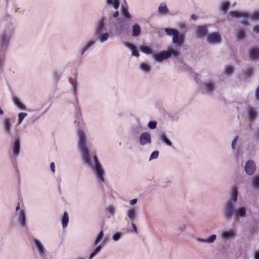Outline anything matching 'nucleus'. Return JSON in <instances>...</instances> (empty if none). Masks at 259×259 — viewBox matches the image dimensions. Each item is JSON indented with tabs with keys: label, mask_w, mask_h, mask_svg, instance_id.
<instances>
[{
	"label": "nucleus",
	"mask_w": 259,
	"mask_h": 259,
	"mask_svg": "<svg viewBox=\"0 0 259 259\" xmlns=\"http://www.w3.org/2000/svg\"><path fill=\"white\" fill-rule=\"evenodd\" d=\"M208 32L207 26L205 25L198 26L195 29V35L197 38H203L207 36Z\"/></svg>",
	"instance_id": "nucleus-7"
},
{
	"label": "nucleus",
	"mask_w": 259,
	"mask_h": 259,
	"mask_svg": "<svg viewBox=\"0 0 259 259\" xmlns=\"http://www.w3.org/2000/svg\"><path fill=\"white\" fill-rule=\"evenodd\" d=\"M253 68L252 67H249L246 69L245 72V75L247 77H250L252 74H253Z\"/></svg>",
	"instance_id": "nucleus-45"
},
{
	"label": "nucleus",
	"mask_w": 259,
	"mask_h": 259,
	"mask_svg": "<svg viewBox=\"0 0 259 259\" xmlns=\"http://www.w3.org/2000/svg\"><path fill=\"white\" fill-rule=\"evenodd\" d=\"M106 211L110 213L111 215L114 213V207L112 206H110L106 209Z\"/></svg>",
	"instance_id": "nucleus-50"
},
{
	"label": "nucleus",
	"mask_w": 259,
	"mask_h": 259,
	"mask_svg": "<svg viewBox=\"0 0 259 259\" xmlns=\"http://www.w3.org/2000/svg\"><path fill=\"white\" fill-rule=\"evenodd\" d=\"M70 82L71 83L72 86V89L75 96L76 95V89H77V82L76 80H74L72 78L69 79Z\"/></svg>",
	"instance_id": "nucleus-42"
},
{
	"label": "nucleus",
	"mask_w": 259,
	"mask_h": 259,
	"mask_svg": "<svg viewBox=\"0 0 259 259\" xmlns=\"http://www.w3.org/2000/svg\"><path fill=\"white\" fill-rule=\"evenodd\" d=\"M186 228V226L185 224L180 225L178 227V230L179 231L180 233L183 232Z\"/></svg>",
	"instance_id": "nucleus-49"
},
{
	"label": "nucleus",
	"mask_w": 259,
	"mask_h": 259,
	"mask_svg": "<svg viewBox=\"0 0 259 259\" xmlns=\"http://www.w3.org/2000/svg\"><path fill=\"white\" fill-rule=\"evenodd\" d=\"M119 12L116 11H115V12L113 14V18H117L118 16H119Z\"/></svg>",
	"instance_id": "nucleus-59"
},
{
	"label": "nucleus",
	"mask_w": 259,
	"mask_h": 259,
	"mask_svg": "<svg viewBox=\"0 0 259 259\" xmlns=\"http://www.w3.org/2000/svg\"><path fill=\"white\" fill-rule=\"evenodd\" d=\"M168 11L166 6L163 3H161L158 8V12L161 15L167 13Z\"/></svg>",
	"instance_id": "nucleus-30"
},
{
	"label": "nucleus",
	"mask_w": 259,
	"mask_h": 259,
	"mask_svg": "<svg viewBox=\"0 0 259 259\" xmlns=\"http://www.w3.org/2000/svg\"><path fill=\"white\" fill-rule=\"evenodd\" d=\"M78 147L81 153L84 162L95 170L100 181L102 182H104L105 179L104 176L105 172L97 156L96 155H94L93 160L91 159L90 151L86 144L85 134L82 131H80L78 132Z\"/></svg>",
	"instance_id": "nucleus-1"
},
{
	"label": "nucleus",
	"mask_w": 259,
	"mask_h": 259,
	"mask_svg": "<svg viewBox=\"0 0 259 259\" xmlns=\"http://www.w3.org/2000/svg\"><path fill=\"white\" fill-rule=\"evenodd\" d=\"M18 220L23 227L26 225V213L25 210H21L19 213Z\"/></svg>",
	"instance_id": "nucleus-19"
},
{
	"label": "nucleus",
	"mask_w": 259,
	"mask_h": 259,
	"mask_svg": "<svg viewBox=\"0 0 259 259\" xmlns=\"http://www.w3.org/2000/svg\"><path fill=\"white\" fill-rule=\"evenodd\" d=\"M236 36L238 40H243L246 36L245 32L243 29H239L237 31Z\"/></svg>",
	"instance_id": "nucleus-29"
},
{
	"label": "nucleus",
	"mask_w": 259,
	"mask_h": 259,
	"mask_svg": "<svg viewBox=\"0 0 259 259\" xmlns=\"http://www.w3.org/2000/svg\"><path fill=\"white\" fill-rule=\"evenodd\" d=\"M105 18L104 17H103L102 18V19H101L100 20H99L98 22V23H97V26L96 28L95 32V34H98V33H99L101 32H103V31L105 30Z\"/></svg>",
	"instance_id": "nucleus-12"
},
{
	"label": "nucleus",
	"mask_w": 259,
	"mask_h": 259,
	"mask_svg": "<svg viewBox=\"0 0 259 259\" xmlns=\"http://www.w3.org/2000/svg\"><path fill=\"white\" fill-rule=\"evenodd\" d=\"M27 114L24 112H21L18 114V124H20L23 121L24 118L26 117Z\"/></svg>",
	"instance_id": "nucleus-43"
},
{
	"label": "nucleus",
	"mask_w": 259,
	"mask_h": 259,
	"mask_svg": "<svg viewBox=\"0 0 259 259\" xmlns=\"http://www.w3.org/2000/svg\"><path fill=\"white\" fill-rule=\"evenodd\" d=\"M191 18L193 20H195L197 19V17L195 14H192L191 16Z\"/></svg>",
	"instance_id": "nucleus-61"
},
{
	"label": "nucleus",
	"mask_w": 259,
	"mask_h": 259,
	"mask_svg": "<svg viewBox=\"0 0 259 259\" xmlns=\"http://www.w3.org/2000/svg\"><path fill=\"white\" fill-rule=\"evenodd\" d=\"M141 32V29L138 24H135L133 25L132 35L133 37H138L140 35Z\"/></svg>",
	"instance_id": "nucleus-17"
},
{
	"label": "nucleus",
	"mask_w": 259,
	"mask_h": 259,
	"mask_svg": "<svg viewBox=\"0 0 259 259\" xmlns=\"http://www.w3.org/2000/svg\"><path fill=\"white\" fill-rule=\"evenodd\" d=\"M244 169L248 175H253L256 169V165L254 162L252 160H248L245 163Z\"/></svg>",
	"instance_id": "nucleus-6"
},
{
	"label": "nucleus",
	"mask_w": 259,
	"mask_h": 259,
	"mask_svg": "<svg viewBox=\"0 0 259 259\" xmlns=\"http://www.w3.org/2000/svg\"><path fill=\"white\" fill-rule=\"evenodd\" d=\"M159 155V152L158 151H153L150 155L149 157V160H151L154 159H156Z\"/></svg>",
	"instance_id": "nucleus-46"
},
{
	"label": "nucleus",
	"mask_w": 259,
	"mask_h": 259,
	"mask_svg": "<svg viewBox=\"0 0 259 259\" xmlns=\"http://www.w3.org/2000/svg\"><path fill=\"white\" fill-rule=\"evenodd\" d=\"M249 117L251 120L254 119L256 116V112L254 108L249 107L248 109Z\"/></svg>",
	"instance_id": "nucleus-34"
},
{
	"label": "nucleus",
	"mask_w": 259,
	"mask_h": 259,
	"mask_svg": "<svg viewBox=\"0 0 259 259\" xmlns=\"http://www.w3.org/2000/svg\"><path fill=\"white\" fill-rule=\"evenodd\" d=\"M139 141L142 146L150 144L152 142L150 134L148 132L142 133L139 137Z\"/></svg>",
	"instance_id": "nucleus-5"
},
{
	"label": "nucleus",
	"mask_w": 259,
	"mask_h": 259,
	"mask_svg": "<svg viewBox=\"0 0 259 259\" xmlns=\"http://www.w3.org/2000/svg\"><path fill=\"white\" fill-rule=\"evenodd\" d=\"M229 7L230 3L228 1H225L222 3L220 6V10L223 12L224 14H226Z\"/></svg>",
	"instance_id": "nucleus-32"
},
{
	"label": "nucleus",
	"mask_w": 259,
	"mask_h": 259,
	"mask_svg": "<svg viewBox=\"0 0 259 259\" xmlns=\"http://www.w3.org/2000/svg\"><path fill=\"white\" fill-rule=\"evenodd\" d=\"M179 55V51L171 47H169L166 51L153 54V57L155 61L161 63L163 60L167 59L171 56L177 58Z\"/></svg>",
	"instance_id": "nucleus-3"
},
{
	"label": "nucleus",
	"mask_w": 259,
	"mask_h": 259,
	"mask_svg": "<svg viewBox=\"0 0 259 259\" xmlns=\"http://www.w3.org/2000/svg\"><path fill=\"white\" fill-rule=\"evenodd\" d=\"M235 235V233L232 230H229L223 232L222 233V237L223 240H226Z\"/></svg>",
	"instance_id": "nucleus-22"
},
{
	"label": "nucleus",
	"mask_w": 259,
	"mask_h": 259,
	"mask_svg": "<svg viewBox=\"0 0 259 259\" xmlns=\"http://www.w3.org/2000/svg\"><path fill=\"white\" fill-rule=\"evenodd\" d=\"M140 51L147 55L153 54V52L150 47L146 46H140L139 47Z\"/></svg>",
	"instance_id": "nucleus-31"
},
{
	"label": "nucleus",
	"mask_w": 259,
	"mask_h": 259,
	"mask_svg": "<svg viewBox=\"0 0 259 259\" xmlns=\"http://www.w3.org/2000/svg\"><path fill=\"white\" fill-rule=\"evenodd\" d=\"M50 167H51V169L53 173H54L55 171V163H54V162H52L51 163Z\"/></svg>",
	"instance_id": "nucleus-54"
},
{
	"label": "nucleus",
	"mask_w": 259,
	"mask_h": 259,
	"mask_svg": "<svg viewBox=\"0 0 259 259\" xmlns=\"http://www.w3.org/2000/svg\"><path fill=\"white\" fill-rule=\"evenodd\" d=\"M244 19H242V21H241V23L244 25V26H248L249 25V23H248V22L247 21L246 19L247 18H244Z\"/></svg>",
	"instance_id": "nucleus-52"
},
{
	"label": "nucleus",
	"mask_w": 259,
	"mask_h": 259,
	"mask_svg": "<svg viewBox=\"0 0 259 259\" xmlns=\"http://www.w3.org/2000/svg\"><path fill=\"white\" fill-rule=\"evenodd\" d=\"M127 215L128 217L130 220L132 222L134 221L136 217L137 216V213L136 210L134 208L129 209L127 211Z\"/></svg>",
	"instance_id": "nucleus-25"
},
{
	"label": "nucleus",
	"mask_w": 259,
	"mask_h": 259,
	"mask_svg": "<svg viewBox=\"0 0 259 259\" xmlns=\"http://www.w3.org/2000/svg\"><path fill=\"white\" fill-rule=\"evenodd\" d=\"M253 257L254 259H259V250H256L254 252Z\"/></svg>",
	"instance_id": "nucleus-53"
},
{
	"label": "nucleus",
	"mask_w": 259,
	"mask_h": 259,
	"mask_svg": "<svg viewBox=\"0 0 259 259\" xmlns=\"http://www.w3.org/2000/svg\"><path fill=\"white\" fill-rule=\"evenodd\" d=\"M55 76L56 79L57 80H58L59 79V78H60V76H61V74H56L55 75Z\"/></svg>",
	"instance_id": "nucleus-62"
},
{
	"label": "nucleus",
	"mask_w": 259,
	"mask_h": 259,
	"mask_svg": "<svg viewBox=\"0 0 259 259\" xmlns=\"http://www.w3.org/2000/svg\"><path fill=\"white\" fill-rule=\"evenodd\" d=\"M229 15L232 17H234L235 18H239L240 17H243L244 16L243 15H246V12H238L236 11H232L229 12Z\"/></svg>",
	"instance_id": "nucleus-26"
},
{
	"label": "nucleus",
	"mask_w": 259,
	"mask_h": 259,
	"mask_svg": "<svg viewBox=\"0 0 259 259\" xmlns=\"http://www.w3.org/2000/svg\"><path fill=\"white\" fill-rule=\"evenodd\" d=\"M108 5H111L115 9H117L119 6V0H107Z\"/></svg>",
	"instance_id": "nucleus-36"
},
{
	"label": "nucleus",
	"mask_w": 259,
	"mask_h": 259,
	"mask_svg": "<svg viewBox=\"0 0 259 259\" xmlns=\"http://www.w3.org/2000/svg\"><path fill=\"white\" fill-rule=\"evenodd\" d=\"M95 35L100 40V41L101 42H103L106 41L109 36V34L107 32L104 33H103V32H101Z\"/></svg>",
	"instance_id": "nucleus-23"
},
{
	"label": "nucleus",
	"mask_w": 259,
	"mask_h": 259,
	"mask_svg": "<svg viewBox=\"0 0 259 259\" xmlns=\"http://www.w3.org/2000/svg\"><path fill=\"white\" fill-rule=\"evenodd\" d=\"M68 221L69 218L68 213L65 211L61 219L62 225L63 228H65L67 227L68 224Z\"/></svg>",
	"instance_id": "nucleus-28"
},
{
	"label": "nucleus",
	"mask_w": 259,
	"mask_h": 259,
	"mask_svg": "<svg viewBox=\"0 0 259 259\" xmlns=\"http://www.w3.org/2000/svg\"><path fill=\"white\" fill-rule=\"evenodd\" d=\"M244 18H249L251 20L256 21L259 20V11H256L252 13L246 12V15H243Z\"/></svg>",
	"instance_id": "nucleus-15"
},
{
	"label": "nucleus",
	"mask_w": 259,
	"mask_h": 259,
	"mask_svg": "<svg viewBox=\"0 0 259 259\" xmlns=\"http://www.w3.org/2000/svg\"><path fill=\"white\" fill-rule=\"evenodd\" d=\"M238 189L236 187L232 188L230 193V197L224 204L223 215L226 220L232 219L233 216L237 218H245L246 216V208L244 206H240L235 208L234 204L237 201Z\"/></svg>",
	"instance_id": "nucleus-2"
},
{
	"label": "nucleus",
	"mask_w": 259,
	"mask_h": 259,
	"mask_svg": "<svg viewBox=\"0 0 259 259\" xmlns=\"http://www.w3.org/2000/svg\"><path fill=\"white\" fill-rule=\"evenodd\" d=\"M33 241L35 244V246L37 248L39 255L41 257H44L46 255V250L45 248L44 245L42 244L41 242L36 238L33 239Z\"/></svg>",
	"instance_id": "nucleus-10"
},
{
	"label": "nucleus",
	"mask_w": 259,
	"mask_h": 259,
	"mask_svg": "<svg viewBox=\"0 0 259 259\" xmlns=\"http://www.w3.org/2000/svg\"><path fill=\"white\" fill-rule=\"evenodd\" d=\"M250 59L252 60H256L259 59V49L252 48L249 50Z\"/></svg>",
	"instance_id": "nucleus-13"
},
{
	"label": "nucleus",
	"mask_w": 259,
	"mask_h": 259,
	"mask_svg": "<svg viewBox=\"0 0 259 259\" xmlns=\"http://www.w3.org/2000/svg\"><path fill=\"white\" fill-rule=\"evenodd\" d=\"M20 150V142L19 138L16 139L13 145V153L14 155H19Z\"/></svg>",
	"instance_id": "nucleus-16"
},
{
	"label": "nucleus",
	"mask_w": 259,
	"mask_h": 259,
	"mask_svg": "<svg viewBox=\"0 0 259 259\" xmlns=\"http://www.w3.org/2000/svg\"><path fill=\"white\" fill-rule=\"evenodd\" d=\"M233 72V68L231 66H228L226 67L225 69V73L227 75L232 74Z\"/></svg>",
	"instance_id": "nucleus-47"
},
{
	"label": "nucleus",
	"mask_w": 259,
	"mask_h": 259,
	"mask_svg": "<svg viewBox=\"0 0 259 259\" xmlns=\"http://www.w3.org/2000/svg\"><path fill=\"white\" fill-rule=\"evenodd\" d=\"M238 139V136H236V137L234 138V139L233 140V141H232V144H236V142H237V141Z\"/></svg>",
	"instance_id": "nucleus-60"
},
{
	"label": "nucleus",
	"mask_w": 259,
	"mask_h": 259,
	"mask_svg": "<svg viewBox=\"0 0 259 259\" xmlns=\"http://www.w3.org/2000/svg\"><path fill=\"white\" fill-rule=\"evenodd\" d=\"M140 69L145 72L148 73L150 70V67L146 63H142L140 65Z\"/></svg>",
	"instance_id": "nucleus-40"
},
{
	"label": "nucleus",
	"mask_w": 259,
	"mask_h": 259,
	"mask_svg": "<svg viewBox=\"0 0 259 259\" xmlns=\"http://www.w3.org/2000/svg\"><path fill=\"white\" fill-rule=\"evenodd\" d=\"M121 237V234L120 233H116L112 236V239L114 241H118Z\"/></svg>",
	"instance_id": "nucleus-48"
},
{
	"label": "nucleus",
	"mask_w": 259,
	"mask_h": 259,
	"mask_svg": "<svg viewBox=\"0 0 259 259\" xmlns=\"http://www.w3.org/2000/svg\"><path fill=\"white\" fill-rule=\"evenodd\" d=\"M127 47L130 48L132 50V54L133 56H136V57H139V51L136 47V46L133 44H128L127 45Z\"/></svg>",
	"instance_id": "nucleus-27"
},
{
	"label": "nucleus",
	"mask_w": 259,
	"mask_h": 259,
	"mask_svg": "<svg viewBox=\"0 0 259 259\" xmlns=\"http://www.w3.org/2000/svg\"><path fill=\"white\" fill-rule=\"evenodd\" d=\"M95 42L94 40H92L89 41L82 49L81 50V54L82 55L85 52H86L92 46H93Z\"/></svg>",
	"instance_id": "nucleus-38"
},
{
	"label": "nucleus",
	"mask_w": 259,
	"mask_h": 259,
	"mask_svg": "<svg viewBox=\"0 0 259 259\" xmlns=\"http://www.w3.org/2000/svg\"><path fill=\"white\" fill-rule=\"evenodd\" d=\"M19 209H20V206H19V203H18L17 206L16 207V210L17 211Z\"/></svg>",
	"instance_id": "nucleus-63"
},
{
	"label": "nucleus",
	"mask_w": 259,
	"mask_h": 259,
	"mask_svg": "<svg viewBox=\"0 0 259 259\" xmlns=\"http://www.w3.org/2000/svg\"><path fill=\"white\" fill-rule=\"evenodd\" d=\"M217 236L215 234H212L210 235L207 239H202L200 238H196V240L198 242L204 243L207 244H211L214 242V241L216 240Z\"/></svg>",
	"instance_id": "nucleus-14"
},
{
	"label": "nucleus",
	"mask_w": 259,
	"mask_h": 259,
	"mask_svg": "<svg viewBox=\"0 0 259 259\" xmlns=\"http://www.w3.org/2000/svg\"><path fill=\"white\" fill-rule=\"evenodd\" d=\"M164 31L168 35L172 36H174L178 32V30L171 28H166Z\"/></svg>",
	"instance_id": "nucleus-37"
},
{
	"label": "nucleus",
	"mask_w": 259,
	"mask_h": 259,
	"mask_svg": "<svg viewBox=\"0 0 259 259\" xmlns=\"http://www.w3.org/2000/svg\"><path fill=\"white\" fill-rule=\"evenodd\" d=\"M158 136H159L160 139L163 143H164L166 145L169 146H172L171 142H170V140H169L167 138V137H166L165 134H164V133H163V132L159 133V135H158Z\"/></svg>",
	"instance_id": "nucleus-21"
},
{
	"label": "nucleus",
	"mask_w": 259,
	"mask_h": 259,
	"mask_svg": "<svg viewBox=\"0 0 259 259\" xmlns=\"http://www.w3.org/2000/svg\"><path fill=\"white\" fill-rule=\"evenodd\" d=\"M252 185L254 188H259V176H256L253 177Z\"/></svg>",
	"instance_id": "nucleus-39"
},
{
	"label": "nucleus",
	"mask_w": 259,
	"mask_h": 259,
	"mask_svg": "<svg viewBox=\"0 0 259 259\" xmlns=\"http://www.w3.org/2000/svg\"><path fill=\"white\" fill-rule=\"evenodd\" d=\"M204 85L206 93L208 94H211L215 88L214 83H213L212 82H209L204 83Z\"/></svg>",
	"instance_id": "nucleus-20"
},
{
	"label": "nucleus",
	"mask_w": 259,
	"mask_h": 259,
	"mask_svg": "<svg viewBox=\"0 0 259 259\" xmlns=\"http://www.w3.org/2000/svg\"><path fill=\"white\" fill-rule=\"evenodd\" d=\"M185 24H184V23H182V24H181L180 25V27H181V28H184V27H185Z\"/></svg>",
	"instance_id": "nucleus-64"
},
{
	"label": "nucleus",
	"mask_w": 259,
	"mask_h": 259,
	"mask_svg": "<svg viewBox=\"0 0 259 259\" xmlns=\"http://www.w3.org/2000/svg\"><path fill=\"white\" fill-rule=\"evenodd\" d=\"M255 97L256 100L259 101V85L256 88L255 90Z\"/></svg>",
	"instance_id": "nucleus-51"
},
{
	"label": "nucleus",
	"mask_w": 259,
	"mask_h": 259,
	"mask_svg": "<svg viewBox=\"0 0 259 259\" xmlns=\"http://www.w3.org/2000/svg\"><path fill=\"white\" fill-rule=\"evenodd\" d=\"M137 202V199H133L132 200H131L130 202V204L131 205H134L135 204H136Z\"/></svg>",
	"instance_id": "nucleus-58"
},
{
	"label": "nucleus",
	"mask_w": 259,
	"mask_h": 259,
	"mask_svg": "<svg viewBox=\"0 0 259 259\" xmlns=\"http://www.w3.org/2000/svg\"><path fill=\"white\" fill-rule=\"evenodd\" d=\"M103 247L102 245H100L98 246H97L92 252V253L90 254L89 258L92 259L93 258L95 255H96L102 249Z\"/></svg>",
	"instance_id": "nucleus-33"
},
{
	"label": "nucleus",
	"mask_w": 259,
	"mask_h": 259,
	"mask_svg": "<svg viewBox=\"0 0 259 259\" xmlns=\"http://www.w3.org/2000/svg\"><path fill=\"white\" fill-rule=\"evenodd\" d=\"M121 13L122 16L124 18L123 19L128 21L131 20L132 19V16L128 12L127 6L125 7H122Z\"/></svg>",
	"instance_id": "nucleus-18"
},
{
	"label": "nucleus",
	"mask_w": 259,
	"mask_h": 259,
	"mask_svg": "<svg viewBox=\"0 0 259 259\" xmlns=\"http://www.w3.org/2000/svg\"><path fill=\"white\" fill-rule=\"evenodd\" d=\"M104 236V233L103 231L101 230L97 235L95 242H94V245H97L103 239Z\"/></svg>",
	"instance_id": "nucleus-41"
},
{
	"label": "nucleus",
	"mask_w": 259,
	"mask_h": 259,
	"mask_svg": "<svg viewBox=\"0 0 259 259\" xmlns=\"http://www.w3.org/2000/svg\"><path fill=\"white\" fill-rule=\"evenodd\" d=\"M126 20L122 18L118 19V21L115 24V29L116 32L118 34H121L122 33L124 29H126V25L125 24V21Z\"/></svg>",
	"instance_id": "nucleus-9"
},
{
	"label": "nucleus",
	"mask_w": 259,
	"mask_h": 259,
	"mask_svg": "<svg viewBox=\"0 0 259 259\" xmlns=\"http://www.w3.org/2000/svg\"><path fill=\"white\" fill-rule=\"evenodd\" d=\"M253 31L256 33H259V25H255L253 28Z\"/></svg>",
	"instance_id": "nucleus-56"
},
{
	"label": "nucleus",
	"mask_w": 259,
	"mask_h": 259,
	"mask_svg": "<svg viewBox=\"0 0 259 259\" xmlns=\"http://www.w3.org/2000/svg\"><path fill=\"white\" fill-rule=\"evenodd\" d=\"M10 38V33L8 30H5L2 32L0 35V43L3 46H7Z\"/></svg>",
	"instance_id": "nucleus-11"
},
{
	"label": "nucleus",
	"mask_w": 259,
	"mask_h": 259,
	"mask_svg": "<svg viewBox=\"0 0 259 259\" xmlns=\"http://www.w3.org/2000/svg\"><path fill=\"white\" fill-rule=\"evenodd\" d=\"M157 126V122L154 120L150 121L148 123V127L150 130L155 129Z\"/></svg>",
	"instance_id": "nucleus-44"
},
{
	"label": "nucleus",
	"mask_w": 259,
	"mask_h": 259,
	"mask_svg": "<svg viewBox=\"0 0 259 259\" xmlns=\"http://www.w3.org/2000/svg\"><path fill=\"white\" fill-rule=\"evenodd\" d=\"M11 123L10 119L9 118H5L4 122V126L5 132L9 134H11Z\"/></svg>",
	"instance_id": "nucleus-24"
},
{
	"label": "nucleus",
	"mask_w": 259,
	"mask_h": 259,
	"mask_svg": "<svg viewBox=\"0 0 259 259\" xmlns=\"http://www.w3.org/2000/svg\"><path fill=\"white\" fill-rule=\"evenodd\" d=\"M185 38V34L180 33L178 31L177 34L173 36L172 41L177 47H180L184 42Z\"/></svg>",
	"instance_id": "nucleus-8"
},
{
	"label": "nucleus",
	"mask_w": 259,
	"mask_h": 259,
	"mask_svg": "<svg viewBox=\"0 0 259 259\" xmlns=\"http://www.w3.org/2000/svg\"><path fill=\"white\" fill-rule=\"evenodd\" d=\"M254 136L256 137V140L259 141V127L256 129Z\"/></svg>",
	"instance_id": "nucleus-55"
},
{
	"label": "nucleus",
	"mask_w": 259,
	"mask_h": 259,
	"mask_svg": "<svg viewBox=\"0 0 259 259\" xmlns=\"http://www.w3.org/2000/svg\"><path fill=\"white\" fill-rule=\"evenodd\" d=\"M13 100L14 104L20 109H25V105L22 104L20 100L16 97H13Z\"/></svg>",
	"instance_id": "nucleus-35"
},
{
	"label": "nucleus",
	"mask_w": 259,
	"mask_h": 259,
	"mask_svg": "<svg viewBox=\"0 0 259 259\" xmlns=\"http://www.w3.org/2000/svg\"><path fill=\"white\" fill-rule=\"evenodd\" d=\"M131 225L132 226V228H133L134 232L137 233V227H136V225H135V224L132 222L131 223Z\"/></svg>",
	"instance_id": "nucleus-57"
},
{
	"label": "nucleus",
	"mask_w": 259,
	"mask_h": 259,
	"mask_svg": "<svg viewBox=\"0 0 259 259\" xmlns=\"http://www.w3.org/2000/svg\"><path fill=\"white\" fill-rule=\"evenodd\" d=\"M222 37L218 32L207 34L206 41L210 44H218L221 42Z\"/></svg>",
	"instance_id": "nucleus-4"
}]
</instances>
